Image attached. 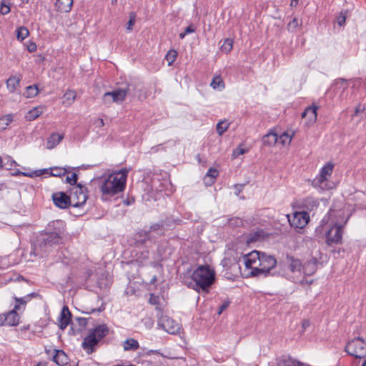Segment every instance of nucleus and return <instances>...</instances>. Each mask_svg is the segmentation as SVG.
Returning <instances> with one entry per match:
<instances>
[{"label":"nucleus","instance_id":"1","mask_svg":"<svg viewBox=\"0 0 366 366\" xmlns=\"http://www.w3.org/2000/svg\"><path fill=\"white\" fill-rule=\"evenodd\" d=\"M242 261L245 267L250 269L252 277L274 275L272 272L277 264V259L274 256L260 252L257 250L244 254Z\"/></svg>","mask_w":366,"mask_h":366},{"label":"nucleus","instance_id":"2","mask_svg":"<svg viewBox=\"0 0 366 366\" xmlns=\"http://www.w3.org/2000/svg\"><path fill=\"white\" fill-rule=\"evenodd\" d=\"M47 230L37 238L35 244V250L41 254L49 252L53 245L61 242L65 224L62 220L53 221L48 224Z\"/></svg>","mask_w":366,"mask_h":366},{"label":"nucleus","instance_id":"3","mask_svg":"<svg viewBox=\"0 0 366 366\" xmlns=\"http://www.w3.org/2000/svg\"><path fill=\"white\" fill-rule=\"evenodd\" d=\"M344 212L341 209L335 210L330 209L327 213L328 219L331 221L332 226L326 233V244L328 246L339 244L342 243L343 227L347 219H345Z\"/></svg>","mask_w":366,"mask_h":366},{"label":"nucleus","instance_id":"4","mask_svg":"<svg viewBox=\"0 0 366 366\" xmlns=\"http://www.w3.org/2000/svg\"><path fill=\"white\" fill-rule=\"evenodd\" d=\"M192 282L189 287L197 292L208 293L209 287L215 280V273L207 265L198 267L191 275Z\"/></svg>","mask_w":366,"mask_h":366},{"label":"nucleus","instance_id":"5","mask_svg":"<svg viewBox=\"0 0 366 366\" xmlns=\"http://www.w3.org/2000/svg\"><path fill=\"white\" fill-rule=\"evenodd\" d=\"M128 172L129 169L123 168L104 178L100 187L102 194L113 196L122 192L126 186Z\"/></svg>","mask_w":366,"mask_h":366},{"label":"nucleus","instance_id":"6","mask_svg":"<svg viewBox=\"0 0 366 366\" xmlns=\"http://www.w3.org/2000/svg\"><path fill=\"white\" fill-rule=\"evenodd\" d=\"M109 329L105 324H101L89 330L84 338L81 347L88 354L93 353L100 341L109 334Z\"/></svg>","mask_w":366,"mask_h":366},{"label":"nucleus","instance_id":"7","mask_svg":"<svg viewBox=\"0 0 366 366\" xmlns=\"http://www.w3.org/2000/svg\"><path fill=\"white\" fill-rule=\"evenodd\" d=\"M133 89L134 86L127 83L112 92H106L102 97V102L107 106H109L113 102L121 103L125 99L127 95H134Z\"/></svg>","mask_w":366,"mask_h":366},{"label":"nucleus","instance_id":"8","mask_svg":"<svg viewBox=\"0 0 366 366\" xmlns=\"http://www.w3.org/2000/svg\"><path fill=\"white\" fill-rule=\"evenodd\" d=\"M345 351L356 358H364L366 357V341L361 337L353 339L346 345Z\"/></svg>","mask_w":366,"mask_h":366},{"label":"nucleus","instance_id":"9","mask_svg":"<svg viewBox=\"0 0 366 366\" xmlns=\"http://www.w3.org/2000/svg\"><path fill=\"white\" fill-rule=\"evenodd\" d=\"M86 190V189L80 184H78L72 189L70 194L72 207H79L86 202L87 199V195L85 193Z\"/></svg>","mask_w":366,"mask_h":366},{"label":"nucleus","instance_id":"10","mask_svg":"<svg viewBox=\"0 0 366 366\" xmlns=\"http://www.w3.org/2000/svg\"><path fill=\"white\" fill-rule=\"evenodd\" d=\"M19 322V317L14 309L0 315V326H16Z\"/></svg>","mask_w":366,"mask_h":366},{"label":"nucleus","instance_id":"11","mask_svg":"<svg viewBox=\"0 0 366 366\" xmlns=\"http://www.w3.org/2000/svg\"><path fill=\"white\" fill-rule=\"evenodd\" d=\"M309 214L307 212H296L294 213L292 219H289V222L292 226L296 228H303L309 222Z\"/></svg>","mask_w":366,"mask_h":366},{"label":"nucleus","instance_id":"12","mask_svg":"<svg viewBox=\"0 0 366 366\" xmlns=\"http://www.w3.org/2000/svg\"><path fill=\"white\" fill-rule=\"evenodd\" d=\"M52 200L54 204L60 209H66L71 206L70 195L62 192H56L52 194Z\"/></svg>","mask_w":366,"mask_h":366},{"label":"nucleus","instance_id":"13","mask_svg":"<svg viewBox=\"0 0 366 366\" xmlns=\"http://www.w3.org/2000/svg\"><path fill=\"white\" fill-rule=\"evenodd\" d=\"M159 325L169 334H176L180 329L179 324L167 316L162 317L159 319Z\"/></svg>","mask_w":366,"mask_h":366},{"label":"nucleus","instance_id":"14","mask_svg":"<svg viewBox=\"0 0 366 366\" xmlns=\"http://www.w3.org/2000/svg\"><path fill=\"white\" fill-rule=\"evenodd\" d=\"M71 314L67 306H64L61 309L59 317V327L64 330L71 322Z\"/></svg>","mask_w":366,"mask_h":366},{"label":"nucleus","instance_id":"15","mask_svg":"<svg viewBox=\"0 0 366 366\" xmlns=\"http://www.w3.org/2000/svg\"><path fill=\"white\" fill-rule=\"evenodd\" d=\"M318 206V200L312 197H307L301 201V207L310 212L316 209Z\"/></svg>","mask_w":366,"mask_h":366},{"label":"nucleus","instance_id":"16","mask_svg":"<svg viewBox=\"0 0 366 366\" xmlns=\"http://www.w3.org/2000/svg\"><path fill=\"white\" fill-rule=\"evenodd\" d=\"M318 107L316 106L308 107L302 114V118L307 117L308 123L313 124L316 122L317 114V110Z\"/></svg>","mask_w":366,"mask_h":366},{"label":"nucleus","instance_id":"17","mask_svg":"<svg viewBox=\"0 0 366 366\" xmlns=\"http://www.w3.org/2000/svg\"><path fill=\"white\" fill-rule=\"evenodd\" d=\"M287 263L291 272H300L302 269V264L300 259L294 257L287 255L286 257Z\"/></svg>","mask_w":366,"mask_h":366},{"label":"nucleus","instance_id":"18","mask_svg":"<svg viewBox=\"0 0 366 366\" xmlns=\"http://www.w3.org/2000/svg\"><path fill=\"white\" fill-rule=\"evenodd\" d=\"M55 354L53 356V361L59 366H64L68 362L66 354L61 350H54Z\"/></svg>","mask_w":366,"mask_h":366},{"label":"nucleus","instance_id":"19","mask_svg":"<svg viewBox=\"0 0 366 366\" xmlns=\"http://www.w3.org/2000/svg\"><path fill=\"white\" fill-rule=\"evenodd\" d=\"M64 138L62 134L58 133L51 134L46 140V148L51 149L54 148Z\"/></svg>","mask_w":366,"mask_h":366},{"label":"nucleus","instance_id":"20","mask_svg":"<svg viewBox=\"0 0 366 366\" xmlns=\"http://www.w3.org/2000/svg\"><path fill=\"white\" fill-rule=\"evenodd\" d=\"M73 5V0H57L56 6L60 12H69Z\"/></svg>","mask_w":366,"mask_h":366},{"label":"nucleus","instance_id":"21","mask_svg":"<svg viewBox=\"0 0 366 366\" xmlns=\"http://www.w3.org/2000/svg\"><path fill=\"white\" fill-rule=\"evenodd\" d=\"M302 271L305 275H312L313 274L317 269V263L316 260L312 259L306 262L302 265Z\"/></svg>","mask_w":366,"mask_h":366},{"label":"nucleus","instance_id":"22","mask_svg":"<svg viewBox=\"0 0 366 366\" xmlns=\"http://www.w3.org/2000/svg\"><path fill=\"white\" fill-rule=\"evenodd\" d=\"M328 179L324 177L321 178L319 174L312 182V185L315 188H320L321 189H327L329 188L327 184Z\"/></svg>","mask_w":366,"mask_h":366},{"label":"nucleus","instance_id":"23","mask_svg":"<svg viewBox=\"0 0 366 366\" xmlns=\"http://www.w3.org/2000/svg\"><path fill=\"white\" fill-rule=\"evenodd\" d=\"M265 232L262 229H259L255 232H252L249 234L247 238V243H252L262 240L265 237Z\"/></svg>","mask_w":366,"mask_h":366},{"label":"nucleus","instance_id":"24","mask_svg":"<svg viewBox=\"0 0 366 366\" xmlns=\"http://www.w3.org/2000/svg\"><path fill=\"white\" fill-rule=\"evenodd\" d=\"M278 141V136L276 133L270 132L262 138L264 145L274 146Z\"/></svg>","mask_w":366,"mask_h":366},{"label":"nucleus","instance_id":"25","mask_svg":"<svg viewBox=\"0 0 366 366\" xmlns=\"http://www.w3.org/2000/svg\"><path fill=\"white\" fill-rule=\"evenodd\" d=\"M20 81L21 79L16 76H12L7 79L6 84L10 92L13 93L16 91L17 87L19 86Z\"/></svg>","mask_w":366,"mask_h":366},{"label":"nucleus","instance_id":"26","mask_svg":"<svg viewBox=\"0 0 366 366\" xmlns=\"http://www.w3.org/2000/svg\"><path fill=\"white\" fill-rule=\"evenodd\" d=\"M219 172L216 169L210 168L207 172L204 180L207 185L214 184V179L218 176Z\"/></svg>","mask_w":366,"mask_h":366},{"label":"nucleus","instance_id":"27","mask_svg":"<svg viewBox=\"0 0 366 366\" xmlns=\"http://www.w3.org/2000/svg\"><path fill=\"white\" fill-rule=\"evenodd\" d=\"M125 351L136 350L139 347L138 341L133 338L126 340L123 343Z\"/></svg>","mask_w":366,"mask_h":366},{"label":"nucleus","instance_id":"28","mask_svg":"<svg viewBox=\"0 0 366 366\" xmlns=\"http://www.w3.org/2000/svg\"><path fill=\"white\" fill-rule=\"evenodd\" d=\"M76 97V92L74 90H67L63 96V104L70 106L73 104Z\"/></svg>","mask_w":366,"mask_h":366},{"label":"nucleus","instance_id":"29","mask_svg":"<svg viewBox=\"0 0 366 366\" xmlns=\"http://www.w3.org/2000/svg\"><path fill=\"white\" fill-rule=\"evenodd\" d=\"M150 239V231L142 230L135 234V240L137 244H143Z\"/></svg>","mask_w":366,"mask_h":366},{"label":"nucleus","instance_id":"30","mask_svg":"<svg viewBox=\"0 0 366 366\" xmlns=\"http://www.w3.org/2000/svg\"><path fill=\"white\" fill-rule=\"evenodd\" d=\"M16 165V162L10 157L6 156L1 157V168L6 169H11Z\"/></svg>","mask_w":366,"mask_h":366},{"label":"nucleus","instance_id":"31","mask_svg":"<svg viewBox=\"0 0 366 366\" xmlns=\"http://www.w3.org/2000/svg\"><path fill=\"white\" fill-rule=\"evenodd\" d=\"M334 168V164L332 162H327L320 170V174L321 178L325 177L329 179Z\"/></svg>","mask_w":366,"mask_h":366},{"label":"nucleus","instance_id":"32","mask_svg":"<svg viewBox=\"0 0 366 366\" xmlns=\"http://www.w3.org/2000/svg\"><path fill=\"white\" fill-rule=\"evenodd\" d=\"M210 86L214 89L222 91L224 89V82L219 76H215L210 84Z\"/></svg>","mask_w":366,"mask_h":366},{"label":"nucleus","instance_id":"33","mask_svg":"<svg viewBox=\"0 0 366 366\" xmlns=\"http://www.w3.org/2000/svg\"><path fill=\"white\" fill-rule=\"evenodd\" d=\"M332 86L335 88V89H339L343 92L348 86L347 81L345 79H337L335 81Z\"/></svg>","mask_w":366,"mask_h":366},{"label":"nucleus","instance_id":"34","mask_svg":"<svg viewBox=\"0 0 366 366\" xmlns=\"http://www.w3.org/2000/svg\"><path fill=\"white\" fill-rule=\"evenodd\" d=\"M49 173L48 172V169H39V170H36V171H33V172H18L16 174H21L25 177H39L44 174H47Z\"/></svg>","mask_w":366,"mask_h":366},{"label":"nucleus","instance_id":"35","mask_svg":"<svg viewBox=\"0 0 366 366\" xmlns=\"http://www.w3.org/2000/svg\"><path fill=\"white\" fill-rule=\"evenodd\" d=\"M229 126V123H228L226 120L220 121L218 122L216 127L217 134L219 136H222L227 130Z\"/></svg>","mask_w":366,"mask_h":366},{"label":"nucleus","instance_id":"36","mask_svg":"<svg viewBox=\"0 0 366 366\" xmlns=\"http://www.w3.org/2000/svg\"><path fill=\"white\" fill-rule=\"evenodd\" d=\"M29 34V30L25 26H20L16 30V38L20 41L25 39Z\"/></svg>","mask_w":366,"mask_h":366},{"label":"nucleus","instance_id":"37","mask_svg":"<svg viewBox=\"0 0 366 366\" xmlns=\"http://www.w3.org/2000/svg\"><path fill=\"white\" fill-rule=\"evenodd\" d=\"M13 121V117L11 114L4 116L0 118V129L4 130Z\"/></svg>","mask_w":366,"mask_h":366},{"label":"nucleus","instance_id":"38","mask_svg":"<svg viewBox=\"0 0 366 366\" xmlns=\"http://www.w3.org/2000/svg\"><path fill=\"white\" fill-rule=\"evenodd\" d=\"M39 89L36 85H31L26 87L25 96L26 98H32L37 95Z\"/></svg>","mask_w":366,"mask_h":366},{"label":"nucleus","instance_id":"39","mask_svg":"<svg viewBox=\"0 0 366 366\" xmlns=\"http://www.w3.org/2000/svg\"><path fill=\"white\" fill-rule=\"evenodd\" d=\"M365 117L366 114L365 112V107L359 104L355 108L353 117H357L358 119H362Z\"/></svg>","mask_w":366,"mask_h":366},{"label":"nucleus","instance_id":"40","mask_svg":"<svg viewBox=\"0 0 366 366\" xmlns=\"http://www.w3.org/2000/svg\"><path fill=\"white\" fill-rule=\"evenodd\" d=\"M50 170V175L54 177L64 176L67 173L66 169L63 167H54L51 168Z\"/></svg>","mask_w":366,"mask_h":366},{"label":"nucleus","instance_id":"41","mask_svg":"<svg viewBox=\"0 0 366 366\" xmlns=\"http://www.w3.org/2000/svg\"><path fill=\"white\" fill-rule=\"evenodd\" d=\"M233 46V40L231 39H226L223 43V44L221 46V50L223 52L229 53L232 49Z\"/></svg>","mask_w":366,"mask_h":366},{"label":"nucleus","instance_id":"42","mask_svg":"<svg viewBox=\"0 0 366 366\" xmlns=\"http://www.w3.org/2000/svg\"><path fill=\"white\" fill-rule=\"evenodd\" d=\"M228 224L232 227H239L243 225V220L239 217H232L228 219Z\"/></svg>","mask_w":366,"mask_h":366},{"label":"nucleus","instance_id":"43","mask_svg":"<svg viewBox=\"0 0 366 366\" xmlns=\"http://www.w3.org/2000/svg\"><path fill=\"white\" fill-rule=\"evenodd\" d=\"M10 6L9 0H2L0 6V13L3 15L7 14L10 12Z\"/></svg>","mask_w":366,"mask_h":366},{"label":"nucleus","instance_id":"44","mask_svg":"<svg viewBox=\"0 0 366 366\" xmlns=\"http://www.w3.org/2000/svg\"><path fill=\"white\" fill-rule=\"evenodd\" d=\"M157 230L162 231L160 234L161 235L164 234V231L165 229L164 228V223L162 222V220L157 223H154V224H152L148 231H150V232H151L152 231H157Z\"/></svg>","mask_w":366,"mask_h":366},{"label":"nucleus","instance_id":"45","mask_svg":"<svg viewBox=\"0 0 366 366\" xmlns=\"http://www.w3.org/2000/svg\"><path fill=\"white\" fill-rule=\"evenodd\" d=\"M41 111L39 108H34L28 112L27 118L29 120H34L40 116Z\"/></svg>","mask_w":366,"mask_h":366},{"label":"nucleus","instance_id":"46","mask_svg":"<svg viewBox=\"0 0 366 366\" xmlns=\"http://www.w3.org/2000/svg\"><path fill=\"white\" fill-rule=\"evenodd\" d=\"M177 56V52L175 50H170L167 54L165 59L168 61V64L170 66L175 61Z\"/></svg>","mask_w":366,"mask_h":366},{"label":"nucleus","instance_id":"47","mask_svg":"<svg viewBox=\"0 0 366 366\" xmlns=\"http://www.w3.org/2000/svg\"><path fill=\"white\" fill-rule=\"evenodd\" d=\"M278 139L282 145L289 144L292 140V137L287 132H284L279 137Z\"/></svg>","mask_w":366,"mask_h":366},{"label":"nucleus","instance_id":"48","mask_svg":"<svg viewBox=\"0 0 366 366\" xmlns=\"http://www.w3.org/2000/svg\"><path fill=\"white\" fill-rule=\"evenodd\" d=\"M299 26L300 24L298 19L297 18H294L288 23L287 29L291 32H295Z\"/></svg>","mask_w":366,"mask_h":366},{"label":"nucleus","instance_id":"49","mask_svg":"<svg viewBox=\"0 0 366 366\" xmlns=\"http://www.w3.org/2000/svg\"><path fill=\"white\" fill-rule=\"evenodd\" d=\"M348 11L347 10L345 11H341L338 17H337V24L339 26H342L345 24V21L347 16Z\"/></svg>","mask_w":366,"mask_h":366},{"label":"nucleus","instance_id":"50","mask_svg":"<svg viewBox=\"0 0 366 366\" xmlns=\"http://www.w3.org/2000/svg\"><path fill=\"white\" fill-rule=\"evenodd\" d=\"M162 222L164 223V228L165 230L175 225V221L170 217L162 219Z\"/></svg>","mask_w":366,"mask_h":366},{"label":"nucleus","instance_id":"51","mask_svg":"<svg viewBox=\"0 0 366 366\" xmlns=\"http://www.w3.org/2000/svg\"><path fill=\"white\" fill-rule=\"evenodd\" d=\"M15 300V302H16V305L14 306V310H20V306L21 305H25L26 304V302H27V299L25 297H21V298H19V297H15L14 298Z\"/></svg>","mask_w":366,"mask_h":366},{"label":"nucleus","instance_id":"52","mask_svg":"<svg viewBox=\"0 0 366 366\" xmlns=\"http://www.w3.org/2000/svg\"><path fill=\"white\" fill-rule=\"evenodd\" d=\"M135 21H136V14L134 12H132L129 14V20L127 23V29L129 31H132Z\"/></svg>","mask_w":366,"mask_h":366},{"label":"nucleus","instance_id":"53","mask_svg":"<svg viewBox=\"0 0 366 366\" xmlns=\"http://www.w3.org/2000/svg\"><path fill=\"white\" fill-rule=\"evenodd\" d=\"M247 150L241 147H238L233 150L232 157L233 159L237 158L239 155L244 154Z\"/></svg>","mask_w":366,"mask_h":366},{"label":"nucleus","instance_id":"54","mask_svg":"<svg viewBox=\"0 0 366 366\" xmlns=\"http://www.w3.org/2000/svg\"><path fill=\"white\" fill-rule=\"evenodd\" d=\"M78 179V176L76 173H73L71 177H67L66 181L67 183L71 185H74L76 184Z\"/></svg>","mask_w":366,"mask_h":366},{"label":"nucleus","instance_id":"55","mask_svg":"<svg viewBox=\"0 0 366 366\" xmlns=\"http://www.w3.org/2000/svg\"><path fill=\"white\" fill-rule=\"evenodd\" d=\"M159 298L158 296L151 294L149 300V302L151 305H157L159 304Z\"/></svg>","mask_w":366,"mask_h":366},{"label":"nucleus","instance_id":"56","mask_svg":"<svg viewBox=\"0 0 366 366\" xmlns=\"http://www.w3.org/2000/svg\"><path fill=\"white\" fill-rule=\"evenodd\" d=\"M230 304L229 300L224 301L219 307L218 314L220 315L225 309H227Z\"/></svg>","mask_w":366,"mask_h":366},{"label":"nucleus","instance_id":"57","mask_svg":"<svg viewBox=\"0 0 366 366\" xmlns=\"http://www.w3.org/2000/svg\"><path fill=\"white\" fill-rule=\"evenodd\" d=\"M76 321L79 325L82 327H85L88 324V320L84 317H77Z\"/></svg>","mask_w":366,"mask_h":366},{"label":"nucleus","instance_id":"58","mask_svg":"<svg viewBox=\"0 0 366 366\" xmlns=\"http://www.w3.org/2000/svg\"><path fill=\"white\" fill-rule=\"evenodd\" d=\"M184 31L186 32L187 34H191L195 31V28L192 24H191L185 29Z\"/></svg>","mask_w":366,"mask_h":366},{"label":"nucleus","instance_id":"59","mask_svg":"<svg viewBox=\"0 0 366 366\" xmlns=\"http://www.w3.org/2000/svg\"><path fill=\"white\" fill-rule=\"evenodd\" d=\"M94 124L96 125V127H102L104 125V120L101 118L99 119H97L95 122H94Z\"/></svg>","mask_w":366,"mask_h":366},{"label":"nucleus","instance_id":"60","mask_svg":"<svg viewBox=\"0 0 366 366\" xmlns=\"http://www.w3.org/2000/svg\"><path fill=\"white\" fill-rule=\"evenodd\" d=\"M36 50V45L34 43H31L28 46V51L29 52H34Z\"/></svg>","mask_w":366,"mask_h":366},{"label":"nucleus","instance_id":"61","mask_svg":"<svg viewBox=\"0 0 366 366\" xmlns=\"http://www.w3.org/2000/svg\"><path fill=\"white\" fill-rule=\"evenodd\" d=\"M37 296H38L37 293L32 292V293L29 294L27 296H26V298L27 299V300H30L31 297H36Z\"/></svg>","mask_w":366,"mask_h":366},{"label":"nucleus","instance_id":"62","mask_svg":"<svg viewBox=\"0 0 366 366\" xmlns=\"http://www.w3.org/2000/svg\"><path fill=\"white\" fill-rule=\"evenodd\" d=\"M186 34H186V32H185V31H184V32H182V33H180V34H179V38H180L181 39H184V38L185 37Z\"/></svg>","mask_w":366,"mask_h":366},{"label":"nucleus","instance_id":"63","mask_svg":"<svg viewBox=\"0 0 366 366\" xmlns=\"http://www.w3.org/2000/svg\"><path fill=\"white\" fill-rule=\"evenodd\" d=\"M157 277L154 275V276L152 278V280H151L150 282H151L152 284H154V283L157 281Z\"/></svg>","mask_w":366,"mask_h":366},{"label":"nucleus","instance_id":"64","mask_svg":"<svg viewBox=\"0 0 366 366\" xmlns=\"http://www.w3.org/2000/svg\"><path fill=\"white\" fill-rule=\"evenodd\" d=\"M196 159L198 161L199 163L201 162V157L199 154L196 155Z\"/></svg>","mask_w":366,"mask_h":366}]
</instances>
